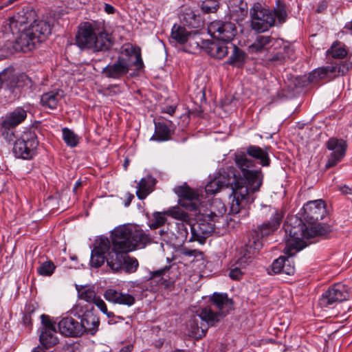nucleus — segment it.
<instances>
[{"instance_id":"31","label":"nucleus","mask_w":352,"mask_h":352,"mask_svg":"<svg viewBox=\"0 0 352 352\" xmlns=\"http://www.w3.org/2000/svg\"><path fill=\"white\" fill-rule=\"evenodd\" d=\"M38 43L33 39L28 29L22 30L19 36L16 38L14 48L16 50H21L24 52L34 49Z\"/></svg>"},{"instance_id":"13","label":"nucleus","mask_w":352,"mask_h":352,"mask_svg":"<svg viewBox=\"0 0 352 352\" xmlns=\"http://www.w3.org/2000/svg\"><path fill=\"white\" fill-rule=\"evenodd\" d=\"M26 117L27 112L21 107L16 108L13 111L6 116L1 123V126L3 129L2 134L7 141H13L14 134L12 131H10V130L21 124Z\"/></svg>"},{"instance_id":"38","label":"nucleus","mask_w":352,"mask_h":352,"mask_svg":"<svg viewBox=\"0 0 352 352\" xmlns=\"http://www.w3.org/2000/svg\"><path fill=\"white\" fill-rule=\"evenodd\" d=\"M78 296L80 300L94 305V302L97 298L95 291L91 287L87 286L76 285Z\"/></svg>"},{"instance_id":"11","label":"nucleus","mask_w":352,"mask_h":352,"mask_svg":"<svg viewBox=\"0 0 352 352\" xmlns=\"http://www.w3.org/2000/svg\"><path fill=\"white\" fill-rule=\"evenodd\" d=\"M8 89L12 93L32 92L36 88L35 82L24 73L16 75L12 69L8 68Z\"/></svg>"},{"instance_id":"18","label":"nucleus","mask_w":352,"mask_h":352,"mask_svg":"<svg viewBox=\"0 0 352 352\" xmlns=\"http://www.w3.org/2000/svg\"><path fill=\"white\" fill-rule=\"evenodd\" d=\"M171 38L180 44L189 43L190 45L197 48L199 46V38L194 31H188L186 28L175 24L171 30Z\"/></svg>"},{"instance_id":"46","label":"nucleus","mask_w":352,"mask_h":352,"mask_svg":"<svg viewBox=\"0 0 352 352\" xmlns=\"http://www.w3.org/2000/svg\"><path fill=\"white\" fill-rule=\"evenodd\" d=\"M188 326L190 327L189 331L190 336L195 338H201L205 336L207 329H204L203 327H199L198 326V321L195 318L188 321Z\"/></svg>"},{"instance_id":"32","label":"nucleus","mask_w":352,"mask_h":352,"mask_svg":"<svg viewBox=\"0 0 352 352\" xmlns=\"http://www.w3.org/2000/svg\"><path fill=\"white\" fill-rule=\"evenodd\" d=\"M226 211L227 208L225 204L221 199H215L210 204L209 212H206L205 214L210 216L211 219H214L215 221L221 223L227 221L225 218Z\"/></svg>"},{"instance_id":"30","label":"nucleus","mask_w":352,"mask_h":352,"mask_svg":"<svg viewBox=\"0 0 352 352\" xmlns=\"http://www.w3.org/2000/svg\"><path fill=\"white\" fill-rule=\"evenodd\" d=\"M225 43L219 40L218 41H207L204 48L210 56L221 59L228 54V47Z\"/></svg>"},{"instance_id":"42","label":"nucleus","mask_w":352,"mask_h":352,"mask_svg":"<svg viewBox=\"0 0 352 352\" xmlns=\"http://www.w3.org/2000/svg\"><path fill=\"white\" fill-rule=\"evenodd\" d=\"M327 54L333 58L342 59L347 55V51L344 45H341L338 41H336L327 50Z\"/></svg>"},{"instance_id":"22","label":"nucleus","mask_w":352,"mask_h":352,"mask_svg":"<svg viewBox=\"0 0 352 352\" xmlns=\"http://www.w3.org/2000/svg\"><path fill=\"white\" fill-rule=\"evenodd\" d=\"M210 305L225 317L232 309L233 301L226 293H214L210 298Z\"/></svg>"},{"instance_id":"23","label":"nucleus","mask_w":352,"mask_h":352,"mask_svg":"<svg viewBox=\"0 0 352 352\" xmlns=\"http://www.w3.org/2000/svg\"><path fill=\"white\" fill-rule=\"evenodd\" d=\"M239 153H237L236 154ZM240 153H243L248 159H249L248 156L254 159L263 166H269L270 164V158L267 147L261 148L258 146L250 145L246 148L245 153L243 152H241Z\"/></svg>"},{"instance_id":"60","label":"nucleus","mask_w":352,"mask_h":352,"mask_svg":"<svg viewBox=\"0 0 352 352\" xmlns=\"http://www.w3.org/2000/svg\"><path fill=\"white\" fill-rule=\"evenodd\" d=\"M173 232H169L168 228H163L159 231L160 235L162 237L164 241L172 242L173 241V237L172 235Z\"/></svg>"},{"instance_id":"3","label":"nucleus","mask_w":352,"mask_h":352,"mask_svg":"<svg viewBox=\"0 0 352 352\" xmlns=\"http://www.w3.org/2000/svg\"><path fill=\"white\" fill-rule=\"evenodd\" d=\"M116 245L122 251H133L136 248H143L153 243V239L146 231L133 225H123L116 228Z\"/></svg>"},{"instance_id":"59","label":"nucleus","mask_w":352,"mask_h":352,"mask_svg":"<svg viewBox=\"0 0 352 352\" xmlns=\"http://www.w3.org/2000/svg\"><path fill=\"white\" fill-rule=\"evenodd\" d=\"M234 13L238 16L237 19L242 20L248 14V5L246 3L241 1L238 10L234 11Z\"/></svg>"},{"instance_id":"53","label":"nucleus","mask_w":352,"mask_h":352,"mask_svg":"<svg viewBox=\"0 0 352 352\" xmlns=\"http://www.w3.org/2000/svg\"><path fill=\"white\" fill-rule=\"evenodd\" d=\"M166 221V218L164 214L157 212L153 214V219L150 225L151 229H156L164 225Z\"/></svg>"},{"instance_id":"34","label":"nucleus","mask_w":352,"mask_h":352,"mask_svg":"<svg viewBox=\"0 0 352 352\" xmlns=\"http://www.w3.org/2000/svg\"><path fill=\"white\" fill-rule=\"evenodd\" d=\"M175 192L183 201L192 202L190 206V210L197 209V205L195 201L198 199L199 194L195 190L188 186H180L175 188Z\"/></svg>"},{"instance_id":"6","label":"nucleus","mask_w":352,"mask_h":352,"mask_svg":"<svg viewBox=\"0 0 352 352\" xmlns=\"http://www.w3.org/2000/svg\"><path fill=\"white\" fill-rule=\"evenodd\" d=\"M38 145L36 135L31 131H27L15 141L13 153L19 158L31 160L36 154Z\"/></svg>"},{"instance_id":"44","label":"nucleus","mask_w":352,"mask_h":352,"mask_svg":"<svg viewBox=\"0 0 352 352\" xmlns=\"http://www.w3.org/2000/svg\"><path fill=\"white\" fill-rule=\"evenodd\" d=\"M94 306L91 304L85 302L78 299L76 304L72 308V312L78 317H81L87 314L88 311H92Z\"/></svg>"},{"instance_id":"21","label":"nucleus","mask_w":352,"mask_h":352,"mask_svg":"<svg viewBox=\"0 0 352 352\" xmlns=\"http://www.w3.org/2000/svg\"><path fill=\"white\" fill-rule=\"evenodd\" d=\"M251 256H242L238 253L233 261L229 269L228 276L233 280H240L242 279L244 272L243 270L251 263Z\"/></svg>"},{"instance_id":"20","label":"nucleus","mask_w":352,"mask_h":352,"mask_svg":"<svg viewBox=\"0 0 352 352\" xmlns=\"http://www.w3.org/2000/svg\"><path fill=\"white\" fill-rule=\"evenodd\" d=\"M286 237V234L285 235ZM286 247L284 248V253L288 256H280L275 259L272 264V270L274 274H285L287 275H293L295 273V266L294 261L291 258L292 256L285 252Z\"/></svg>"},{"instance_id":"14","label":"nucleus","mask_w":352,"mask_h":352,"mask_svg":"<svg viewBox=\"0 0 352 352\" xmlns=\"http://www.w3.org/2000/svg\"><path fill=\"white\" fill-rule=\"evenodd\" d=\"M327 148L331 151L325 165L326 168H331L340 162L346 154L347 144L342 139L331 138L325 143Z\"/></svg>"},{"instance_id":"29","label":"nucleus","mask_w":352,"mask_h":352,"mask_svg":"<svg viewBox=\"0 0 352 352\" xmlns=\"http://www.w3.org/2000/svg\"><path fill=\"white\" fill-rule=\"evenodd\" d=\"M80 318L79 325L81 329V336L86 333L90 335H94L98 331L100 324L98 318L92 312L88 311L87 314Z\"/></svg>"},{"instance_id":"39","label":"nucleus","mask_w":352,"mask_h":352,"mask_svg":"<svg viewBox=\"0 0 352 352\" xmlns=\"http://www.w3.org/2000/svg\"><path fill=\"white\" fill-rule=\"evenodd\" d=\"M170 129L164 122L155 123V131L151 140L166 141L170 138Z\"/></svg>"},{"instance_id":"33","label":"nucleus","mask_w":352,"mask_h":352,"mask_svg":"<svg viewBox=\"0 0 352 352\" xmlns=\"http://www.w3.org/2000/svg\"><path fill=\"white\" fill-rule=\"evenodd\" d=\"M156 179L150 175L142 178L137 186L136 195L139 199H144L153 190Z\"/></svg>"},{"instance_id":"57","label":"nucleus","mask_w":352,"mask_h":352,"mask_svg":"<svg viewBox=\"0 0 352 352\" xmlns=\"http://www.w3.org/2000/svg\"><path fill=\"white\" fill-rule=\"evenodd\" d=\"M42 327L41 330L55 329V322H52L50 316L42 314L41 316Z\"/></svg>"},{"instance_id":"40","label":"nucleus","mask_w":352,"mask_h":352,"mask_svg":"<svg viewBox=\"0 0 352 352\" xmlns=\"http://www.w3.org/2000/svg\"><path fill=\"white\" fill-rule=\"evenodd\" d=\"M27 23V18L24 14L20 13L10 17L8 19L9 28L13 34L20 32L22 30V26Z\"/></svg>"},{"instance_id":"2","label":"nucleus","mask_w":352,"mask_h":352,"mask_svg":"<svg viewBox=\"0 0 352 352\" xmlns=\"http://www.w3.org/2000/svg\"><path fill=\"white\" fill-rule=\"evenodd\" d=\"M297 225H285L286 233L285 252L290 255L296 254L306 247L305 239L316 236H326L333 230L331 226L325 223L306 225L301 220L296 219Z\"/></svg>"},{"instance_id":"12","label":"nucleus","mask_w":352,"mask_h":352,"mask_svg":"<svg viewBox=\"0 0 352 352\" xmlns=\"http://www.w3.org/2000/svg\"><path fill=\"white\" fill-rule=\"evenodd\" d=\"M208 29L213 38L226 43L231 41L236 34L234 23L228 21H212Z\"/></svg>"},{"instance_id":"25","label":"nucleus","mask_w":352,"mask_h":352,"mask_svg":"<svg viewBox=\"0 0 352 352\" xmlns=\"http://www.w3.org/2000/svg\"><path fill=\"white\" fill-rule=\"evenodd\" d=\"M192 228V224L190 223V221L176 223L175 231L172 233L173 237V243L180 245L188 241L191 235Z\"/></svg>"},{"instance_id":"61","label":"nucleus","mask_w":352,"mask_h":352,"mask_svg":"<svg viewBox=\"0 0 352 352\" xmlns=\"http://www.w3.org/2000/svg\"><path fill=\"white\" fill-rule=\"evenodd\" d=\"M8 69H4L0 73V89L4 85L8 89Z\"/></svg>"},{"instance_id":"16","label":"nucleus","mask_w":352,"mask_h":352,"mask_svg":"<svg viewBox=\"0 0 352 352\" xmlns=\"http://www.w3.org/2000/svg\"><path fill=\"white\" fill-rule=\"evenodd\" d=\"M110 249V241L108 238L101 237L91 251L90 265L95 268L101 267L107 261L105 254L108 253Z\"/></svg>"},{"instance_id":"10","label":"nucleus","mask_w":352,"mask_h":352,"mask_svg":"<svg viewBox=\"0 0 352 352\" xmlns=\"http://www.w3.org/2000/svg\"><path fill=\"white\" fill-rule=\"evenodd\" d=\"M349 298L348 287L341 283H338L333 285L322 294L318 302L321 307H329L335 304L346 300Z\"/></svg>"},{"instance_id":"27","label":"nucleus","mask_w":352,"mask_h":352,"mask_svg":"<svg viewBox=\"0 0 352 352\" xmlns=\"http://www.w3.org/2000/svg\"><path fill=\"white\" fill-rule=\"evenodd\" d=\"M28 30L33 36V39L40 43L44 41L51 34V26L45 21H34L28 28Z\"/></svg>"},{"instance_id":"45","label":"nucleus","mask_w":352,"mask_h":352,"mask_svg":"<svg viewBox=\"0 0 352 352\" xmlns=\"http://www.w3.org/2000/svg\"><path fill=\"white\" fill-rule=\"evenodd\" d=\"M273 15L274 18H277L278 23L279 24H283L285 23L287 18V12L286 10L285 4L278 0L276 1V6L274 9Z\"/></svg>"},{"instance_id":"1","label":"nucleus","mask_w":352,"mask_h":352,"mask_svg":"<svg viewBox=\"0 0 352 352\" xmlns=\"http://www.w3.org/2000/svg\"><path fill=\"white\" fill-rule=\"evenodd\" d=\"M236 166H229L223 173L210 180L205 186L207 195H214L223 188L231 186L232 199L230 212L232 214L242 212L248 216V205L254 201L252 194L259 190L263 183L261 170L252 169L254 162L248 159L243 153L235 154Z\"/></svg>"},{"instance_id":"9","label":"nucleus","mask_w":352,"mask_h":352,"mask_svg":"<svg viewBox=\"0 0 352 352\" xmlns=\"http://www.w3.org/2000/svg\"><path fill=\"white\" fill-rule=\"evenodd\" d=\"M261 216L266 219V221L262 223L258 229L262 236H267L276 230L283 220V212L270 206H264L261 210Z\"/></svg>"},{"instance_id":"35","label":"nucleus","mask_w":352,"mask_h":352,"mask_svg":"<svg viewBox=\"0 0 352 352\" xmlns=\"http://www.w3.org/2000/svg\"><path fill=\"white\" fill-rule=\"evenodd\" d=\"M199 317L205 321L208 326H214L224 316L211 306H207L201 309Z\"/></svg>"},{"instance_id":"58","label":"nucleus","mask_w":352,"mask_h":352,"mask_svg":"<svg viewBox=\"0 0 352 352\" xmlns=\"http://www.w3.org/2000/svg\"><path fill=\"white\" fill-rule=\"evenodd\" d=\"M94 304L96 305L98 308L104 314H106L109 318L113 317L114 316L113 312L108 311L106 303L104 301L99 297H97L96 300L94 302Z\"/></svg>"},{"instance_id":"43","label":"nucleus","mask_w":352,"mask_h":352,"mask_svg":"<svg viewBox=\"0 0 352 352\" xmlns=\"http://www.w3.org/2000/svg\"><path fill=\"white\" fill-rule=\"evenodd\" d=\"M233 52L231 56L229 58L228 63L235 66H241L246 57L245 53L240 50L235 45H232Z\"/></svg>"},{"instance_id":"7","label":"nucleus","mask_w":352,"mask_h":352,"mask_svg":"<svg viewBox=\"0 0 352 352\" xmlns=\"http://www.w3.org/2000/svg\"><path fill=\"white\" fill-rule=\"evenodd\" d=\"M250 14L252 28L258 32H265L275 25L273 12L263 8L258 3L254 4L250 10Z\"/></svg>"},{"instance_id":"63","label":"nucleus","mask_w":352,"mask_h":352,"mask_svg":"<svg viewBox=\"0 0 352 352\" xmlns=\"http://www.w3.org/2000/svg\"><path fill=\"white\" fill-rule=\"evenodd\" d=\"M37 305L35 303L30 302L28 304H26L24 309V314L29 315V316H31L32 314L37 309Z\"/></svg>"},{"instance_id":"26","label":"nucleus","mask_w":352,"mask_h":352,"mask_svg":"<svg viewBox=\"0 0 352 352\" xmlns=\"http://www.w3.org/2000/svg\"><path fill=\"white\" fill-rule=\"evenodd\" d=\"M60 332L66 336L78 337L81 336L79 322L72 317H65L58 322Z\"/></svg>"},{"instance_id":"64","label":"nucleus","mask_w":352,"mask_h":352,"mask_svg":"<svg viewBox=\"0 0 352 352\" xmlns=\"http://www.w3.org/2000/svg\"><path fill=\"white\" fill-rule=\"evenodd\" d=\"M339 190L341 191V192L342 194H345V195L352 194V188L346 185H344L343 186H340Z\"/></svg>"},{"instance_id":"41","label":"nucleus","mask_w":352,"mask_h":352,"mask_svg":"<svg viewBox=\"0 0 352 352\" xmlns=\"http://www.w3.org/2000/svg\"><path fill=\"white\" fill-rule=\"evenodd\" d=\"M63 140L67 146L74 148L79 144L80 138L72 130L67 127L62 129Z\"/></svg>"},{"instance_id":"24","label":"nucleus","mask_w":352,"mask_h":352,"mask_svg":"<svg viewBox=\"0 0 352 352\" xmlns=\"http://www.w3.org/2000/svg\"><path fill=\"white\" fill-rule=\"evenodd\" d=\"M263 236H264L261 234V232L258 229V231H254L249 238L248 243L245 244V248L241 250L239 253L242 256L250 255L252 261L253 256L263 246L261 237Z\"/></svg>"},{"instance_id":"47","label":"nucleus","mask_w":352,"mask_h":352,"mask_svg":"<svg viewBox=\"0 0 352 352\" xmlns=\"http://www.w3.org/2000/svg\"><path fill=\"white\" fill-rule=\"evenodd\" d=\"M56 269L54 263L52 261H46L42 263L37 268V272L39 275L43 276H50Z\"/></svg>"},{"instance_id":"19","label":"nucleus","mask_w":352,"mask_h":352,"mask_svg":"<svg viewBox=\"0 0 352 352\" xmlns=\"http://www.w3.org/2000/svg\"><path fill=\"white\" fill-rule=\"evenodd\" d=\"M129 67L128 59L119 57L114 63L105 67L103 73L107 78L118 79L129 72Z\"/></svg>"},{"instance_id":"8","label":"nucleus","mask_w":352,"mask_h":352,"mask_svg":"<svg viewBox=\"0 0 352 352\" xmlns=\"http://www.w3.org/2000/svg\"><path fill=\"white\" fill-rule=\"evenodd\" d=\"M219 224L214 219L204 214L201 218L192 224L188 241H198L200 244H204L206 239L212 234L216 228L219 227Z\"/></svg>"},{"instance_id":"62","label":"nucleus","mask_w":352,"mask_h":352,"mask_svg":"<svg viewBox=\"0 0 352 352\" xmlns=\"http://www.w3.org/2000/svg\"><path fill=\"white\" fill-rule=\"evenodd\" d=\"M181 253L186 256H195L196 257L198 254H201V252L197 250H190L188 248H183L181 250Z\"/></svg>"},{"instance_id":"4","label":"nucleus","mask_w":352,"mask_h":352,"mask_svg":"<svg viewBox=\"0 0 352 352\" xmlns=\"http://www.w3.org/2000/svg\"><path fill=\"white\" fill-rule=\"evenodd\" d=\"M76 43L81 49L104 51L111 45L109 34L100 30L95 23L84 22L79 25Z\"/></svg>"},{"instance_id":"55","label":"nucleus","mask_w":352,"mask_h":352,"mask_svg":"<svg viewBox=\"0 0 352 352\" xmlns=\"http://www.w3.org/2000/svg\"><path fill=\"white\" fill-rule=\"evenodd\" d=\"M120 294L121 292L115 289H107L104 294V297L107 301L113 304H117L119 300V296H121Z\"/></svg>"},{"instance_id":"51","label":"nucleus","mask_w":352,"mask_h":352,"mask_svg":"<svg viewBox=\"0 0 352 352\" xmlns=\"http://www.w3.org/2000/svg\"><path fill=\"white\" fill-rule=\"evenodd\" d=\"M168 270L167 267H164L162 269L151 272L150 273V279L153 280L155 278H159L157 280V283L159 285H162L165 286L166 287L168 286L169 281L167 279H165L163 276L164 275L165 272Z\"/></svg>"},{"instance_id":"17","label":"nucleus","mask_w":352,"mask_h":352,"mask_svg":"<svg viewBox=\"0 0 352 352\" xmlns=\"http://www.w3.org/2000/svg\"><path fill=\"white\" fill-rule=\"evenodd\" d=\"M111 243L113 248L108 252L107 263L113 272H118L122 268L125 256L130 251H122V249L116 245L115 233L113 232L111 234Z\"/></svg>"},{"instance_id":"48","label":"nucleus","mask_w":352,"mask_h":352,"mask_svg":"<svg viewBox=\"0 0 352 352\" xmlns=\"http://www.w3.org/2000/svg\"><path fill=\"white\" fill-rule=\"evenodd\" d=\"M183 22L185 25L190 28H198L201 25L199 17L192 12L186 13L183 17Z\"/></svg>"},{"instance_id":"37","label":"nucleus","mask_w":352,"mask_h":352,"mask_svg":"<svg viewBox=\"0 0 352 352\" xmlns=\"http://www.w3.org/2000/svg\"><path fill=\"white\" fill-rule=\"evenodd\" d=\"M270 36L258 35L252 44L248 47L250 53H259L267 49L272 41Z\"/></svg>"},{"instance_id":"15","label":"nucleus","mask_w":352,"mask_h":352,"mask_svg":"<svg viewBox=\"0 0 352 352\" xmlns=\"http://www.w3.org/2000/svg\"><path fill=\"white\" fill-rule=\"evenodd\" d=\"M303 217L311 224L321 220L326 215L324 203L321 199L311 201L303 206Z\"/></svg>"},{"instance_id":"28","label":"nucleus","mask_w":352,"mask_h":352,"mask_svg":"<svg viewBox=\"0 0 352 352\" xmlns=\"http://www.w3.org/2000/svg\"><path fill=\"white\" fill-rule=\"evenodd\" d=\"M64 91L60 89H56L44 93L41 97V104L50 109H56L60 100L64 98Z\"/></svg>"},{"instance_id":"56","label":"nucleus","mask_w":352,"mask_h":352,"mask_svg":"<svg viewBox=\"0 0 352 352\" xmlns=\"http://www.w3.org/2000/svg\"><path fill=\"white\" fill-rule=\"evenodd\" d=\"M120 296L117 304L131 307L135 303V299L133 295L121 292Z\"/></svg>"},{"instance_id":"52","label":"nucleus","mask_w":352,"mask_h":352,"mask_svg":"<svg viewBox=\"0 0 352 352\" xmlns=\"http://www.w3.org/2000/svg\"><path fill=\"white\" fill-rule=\"evenodd\" d=\"M123 265L126 272L133 273L136 272V270H138L139 263L135 258L130 257L129 256L126 254Z\"/></svg>"},{"instance_id":"49","label":"nucleus","mask_w":352,"mask_h":352,"mask_svg":"<svg viewBox=\"0 0 352 352\" xmlns=\"http://www.w3.org/2000/svg\"><path fill=\"white\" fill-rule=\"evenodd\" d=\"M167 213L171 217L175 219H178L181 221H186L190 220V217L189 214L179 207H174L169 209Z\"/></svg>"},{"instance_id":"54","label":"nucleus","mask_w":352,"mask_h":352,"mask_svg":"<svg viewBox=\"0 0 352 352\" xmlns=\"http://www.w3.org/2000/svg\"><path fill=\"white\" fill-rule=\"evenodd\" d=\"M219 8L217 0H205L202 2L201 10L205 13H212L217 11Z\"/></svg>"},{"instance_id":"5","label":"nucleus","mask_w":352,"mask_h":352,"mask_svg":"<svg viewBox=\"0 0 352 352\" xmlns=\"http://www.w3.org/2000/svg\"><path fill=\"white\" fill-rule=\"evenodd\" d=\"M351 67V62L344 61L340 64H331L318 67L309 74L307 81L309 83L316 84L322 80H329L337 76H344Z\"/></svg>"},{"instance_id":"36","label":"nucleus","mask_w":352,"mask_h":352,"mask_svg":"<svg viewBox=\"0 0 352 352\" xmlns=\"http://www.w3.org/2000/svg\"><path fill=\"white\" fill-rule=\"evenodd\" d=\"M56 333L57 332L56 329L41 330L39 340L42 346L45 349H49L55 346L58 342Z\"/></svg>"},{"instance_id":"50","label":"nucleus","mask_w":352,"mask_h":352,"mask_svg":"<svg viewBox=\"0 0 352 352\" xmlns=\"http://www.w3.org/2000/svg\"><path fill=\"white\" fill-rule=\"evenodd\" d=\"M125 54L127 56H131L132 54L135 55V60L133 64L138 68H140L143 66V61L141 56L140 49L138 47L130 46L124 50Z\"/></svg>"}]
</instances>
